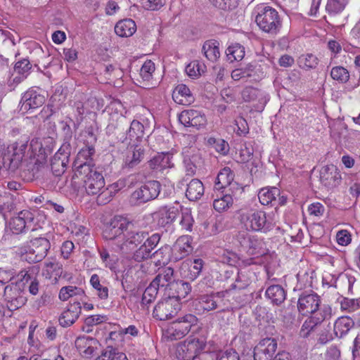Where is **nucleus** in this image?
<instances>
[{"mask_svg": "<svg viewBox=\"0 0 360 360\" xmlns=\"http://www.w3.org/2000/svg\"><path fill=\"white\" fill-rule=\"evenodd\" d=\"M103 234L106 240H112L124 253L134 250L148 236L146 232L136 230L134 224L122 216L114 217Z\"/></svg>", "mask_w": 360, "mask_h": 360, "instance_id": "f257e3e1", "label": "nucleus"}, {"mask_svg": "<svg viewBox=\"0 0 360 360\" xmlns=\"http://www.w3.org/2000/svg\"><path fill=\"white\" fill-rule=\"evenodd\" d=\"M75 174L83 181L89 195H97L104 188L105 179L103 174L89 162H84L78 165Z\"/></svg>", "mask_w": 360, "mask_h": 360, "instance_id": "f03ea898", "label": "nucleus"}, {"mask_svg": "<svg viewBox=\"0 0 360 360\" xmlns=\"http://www.w3.org/2000/svg\"><path fill=\"white\" fill-rule=\"evenodd\" d=\"M240 221L248 231H266L275 224V219L266 213L258 210L242 211Z\"/></svg>", "mask_w": 360, "mask_h": 360, "instance_id": "7ed1b4c3", "label": "nucleus"}, {"mask_svg": "<svg viewBox=\"0 0 360 360\" xmlns=\"http://www.w3.org/2000/svg\"><path fill=\"white\" fill-rule=\"evenodd\" d=\"M255 22L262 31L271 35L277 34L282 26L278 11L270 6L264 7L258 13Z\"/></svg>", "mask_w": 360, "mask_h": 360, "instance_id": "20e7f679", "label": "nucleus"}, {"mask_svg": "<svg viewBox=\"0 0 360 360\" xmlns=\"http://www.w3.org/2000/svg\"><path fill=\"white\" fill-rule=\"evenodd\" d=\"M238 244L250 255L258 257L266 254V249L264 241L246 231H240L236 236Z\"/></svg>", "mask_w": 360, "mask_h": 360, "instance_id": "39448f33", "label": "nucleus"}, {"mask_svg": "<svg viewBox=\"0 0 360 360\" xmlns=\"http://www.w3.org/2000/svg\"><path fill=\"white\" fill-rule=\"evenodd\" d=\"M205 347L203 340L188 338L177 345L175 355L179 360H193Z\"/></svg>", "mask_w": 360, "mask_h": 360, "instance_id": "423d86ee", "label": "nucleus"}, {"mask_svg": "<svg viewBox=\"0 0 360 360\" xmlns=\"http://www.w3.org/2000/svg\"><path fill=\"white\" fill-rule=\"evenodd\" d=\"M160 184L158 181H149L134 191L130 196V202L139 205L156 198L160 192Z\"/></svg>", "mask_w": 360, "mask_h": 360, "instance_id": "0eeeda50", "label": "nucleus"}, {"mask_svg": "<svg viewBox=\"0 0 360 360\" xmlns=\"http://www.w3.org/2000/svg\"><path fill=\"white\" fill-rule=\"evenodd\" d=\"M198 318L191 314L179 317L167 330L168 338L179 340L187 335L198 324Z\"/></svg>", "mask_w": 360, "mask_h": 360, "instance_id": "6e6552de", "label": "nucleus"}, {"mask_svg": "<svg viewBox=\"0 0 360 360\" xmlns=\"http://www.w3.org/2000/svg\"><path fill=\"white\" fill-rule=\"evenodd\" d=\"M49 248L50 243L46 238L40 237L32 239L25 259L29 263L41 262L46 256Z\"/></svg>", "mask_w": 360, "mask_h": 360, "instance_id": "1a4fd4ad", "label": "nucleus"}, {"mask_svg": "<svg viewBox=\"0 0 360 360\" xmlns=\"http://www.w3.org/2000/svg\"><path fill=\"white\" fill-rule=\"evenodd\" d=\"M179 309V302L174 297H169L156 304L153 310V316L157 319L165 321L172 318Z\"/></svg>", "mask_w": 360, "mask_h": 360, "instance_id": "9d476101", "label": "nucleus"}, {"mask_svg": "<svg viewBox=\"0 0 360 360\" xmlns=\"http://www.w3.org/2000/svg\"><path fill=\"white\" fill-rule=\"evenodd\" d=\"M27 143L25 142L15 143L13 153H8L3 157V166L7 170L15 172L20 165L23 159Z\"/></svg>", "mask_w": 360, "mask_h": 360, "instance_id": "9b49d317", "label": "nucleus"}, {"mask_svg": "<svg viewBox=\"0 0 360 360\" xmlns=\"http://www.w3.org/2000/svg\"><path fill=\"white\" fill-rule=\"evenodd\" d=\"M179 122L185 127H193L200 129L207 124V119L204 114L195 110L182 111L179 115Z\"/></svg>", "mask_w": 360, "mask_h": 360, "instance_id": "f8f14e48", "label": "nucleus"}, {"mask_svg": "<svg viewBox=\"0 0 360 360\" xmlns=\"http://www.w3.org/2000/svg\"><path fill=\"white\" fill-rule=\"evenodd\" d=\"M277 348V342L274 338L262 340L254 349V360H270Z\"/></svg>", "mask_w": 360, "mask_h": 360, "instance_id": "ddd939ff", "label": "nucleus"}, {"mask_svg": "<svg viewBox=\"0 0 360 360\" xmlns=\"http://www.w3.org/2000/svg\"><path fill=\"white\" fill-rule=\"evenodd\" d=\"M160 239V238L158 234H153L148 238L144 243L134 253V259L140 262L153 257L152 252L157 246Z\"/></svg>", "mask_w": 360, "mask_h": 360, "instance_id": "4468645a", "label": "nucleus"}, {"mask_svg": "<svg viewBox=\"0 0 360 360\" xmlns=\"http://www.w3.org/2000/svg\"><path fill=\"white\" fill-rule=\"evenodd\" d=\"M341 180V175L338 168L333 165H326L320 171V181L327 188L337 186Z\"/></svg>", "mask_w": 360, "mask_h": 360, "instance_id": "2eb2a0df", "label": "nucleus"}, {"mask_svg": "<svg viewBox=\"0 0 360 360\" xmlns=\"http://www.w3.org/2000/svg\"><path fill=\"white\" fill-rule=\"evenodd\" d=\"M145 148L140 144H131L124 160V167L132 169L137 166L144 158Z\"/></svg>", "mask_w": 360, "mask_h": 360, "instance_id": "dca6fc26", "label": "nucleus"}, {"mask_svg": "<svg viewBox=\"0 0 360 360\" xmlns=\"http://www.w3.org/2000/svg\"><path fill=\"white\" fill-rule=\"evenodd\" d=\"M81 311L82 307L80 302H74L70 304L59 316L58 321L60 325L64 328L72 326L79 318Z\"/></svg>", "mask_w": 360, "mask_h": 360, "instance_id": "f3484780", "label": "nucleus"}, {"mask_svg": "<svg viewBox=\"0 0 360 360\" xmlns=\"http://www.w3.org/2000/svg\"><path fill=\"white\" fill-rule=\"evenodd\" d=\"M33 214L28 210H22L17 217H13L9 222V229L15 234H19L30 226L33 221Z\"/></svg>", "mask_w": 360, "mask_h": 360, "instance_id": "a211bd4d", "label": "nucleus"}, {"mask_svg": "<svg viewBox=\"0 0 360 360\" xmlns=\"http://www.w3.org/2000/svg\"><path fill=\"white\" fill-rule=\"evenodd\" d=\"M320 302L321 300L316 295H302L298 300L297 308L302 314L305 315L318 309Z\"/></svg>", "mask_w": 360, "mask_h": 360, "instance_id": "6ab92c4d", "label": "nucleus"}, {"mask_svg": "<svg viewBox=\"0 0 360 360\" xmlns=\"http://www.w3.org/2000/svg\"><path fill=\"white\" fill-rule=\"evenodd\" d=\"M45 102V96L37 91H25L21 99V109L28 110L41 106Z\"/></svg>", "mask_w": 360, "mask_h": 360, "instance_id": "aec40b11", "label": "nucleus"}, {"mask_svg": "<svg viewBox=\"0 0 360 360\" xmlns=\"http://www.w3.org/2000/svg\"><path fill=\"white\" fill-rule=\"evenodd\" d=\"M220 297L216 295H202L195 300V307L198 311H211L217 309Z\"/></svg>", "mask_w": 360, "mask_h": 360, "instance_id": "412c9836", "label": "nucleus"}, {"mask_svg": "<svg viewBox=\"0 0 360 360\" xmlns=\"http://www.w3.org/2000/svg\"><path fill=\"white\" fill-rule=\"evenodd\" d=\"M158 217V224L165 226L171 224L179 214V210L174 207H164L157 212Z\"/></svg>", "mask_w": 360, "mask_h": 360, "instance_id": "4be33fe9", "label": "nucleus"}, {"mask_svg": "<svg viewBox=\"0 0 360 360\" xmlns=\"http://www.w3.org/2000/svg\"><path fill=\"white\" fill-rule=\"evenodd\" d=\"M136 31L135 22L129 18L120 20L115 26V33L122 37L132 36Z\"/></svg>", "mask_w": 360, "mask_h": 360, "instance_id": "5701e85b", "label": "nucleus"}, {"mask_svg": "<svg viewBox=\"0 0 360 360\" xmlns=\"http://www.w3.org/2000/svg\"><path fill=\"white\" fill-rule=\"evenodd\" d=\"M46 278H54L57 280L61 277L67 278L66 274H63V266L55 259L45 262L43 273Z\"/></svg>", "mask_w": 360, "mask_h": 360, "instance_id": "b1692460", "label": "nucleus"}, {"mask_svg": "<svg viewBox=\"0 0 360 360\" xmlns=\"http://www.w3.org/2000/svg\"><path fill=\"white\" fill-rule=\"evenodd\" d=\"M32 68V65L27 58H23L15 63L13 68V74H16L18 76L15 77L13 79V83H20L23 79L26 78L30 73V70Z\"/></svg>", "mask_w": 360, "mask_h": 360, "instance_id": "393cba45", "label": "nucleus"}, {"mask_svg": "<svg viewBox=\"0 0 360 360\" xmlns=\"http://www.w3.org/2000/svg\"><path fill=\"white\" fill-rule=\"evenodd\" d=\"M204 193V186L198 179H192L187 185L186 196L191 201L200 199Z\"/></svg>", "mask_w": 360, "mask_h": 360, "instance_id": "a878e982", "label": "nucleus"}, {"mask_svg": "<svg viewBox=\"0 0 360 360\" xmlns=\"http://www.w3.org/2000/svg\"><path fill=\"white\" fill-rule=\"evenodd\" d=\"M354 326V321L348 316L338 318L334 323V333L338 338H342Z\"/></svg>", "mask_w": 360, "mask_h": 360, "instance_id": "bb28decb", "label": "nucleus"}, {"mask_svg": "<svg viewBox=\"0 0 360 360\" xmlns=\"http://www.w3.org/2000/svg\"><path fill=\"white\" fill-rule=\"evenodd\" d=\"M280 195V191L276 187L263 188L260 189L258 193V198L261 204L268 205L276 200V198Z\"/></svg>", "mask_w": 360, "mask_h": 360, "instance_id": "cd10ccee", "label": "nucleus"}, {"mask_svg": "<svg viewBox=\"0 0 360 360\" xmlns=\"http://www.w3.org/2000/svg\"><path fill=\"white\" fill-rule=\"evenodd\" d=\"M174 270L171 267L163 269L153 280V283L160 287L172 286Z\"/></svg>", "mask_w": 360, "mask_h": 360, "instance_id": "c85d7f7f", "label": "nucleus"}, {"mask_svg": "<svg viewBox=\"0 0 360 360\" xmlns=\"http://www.w3.org/2000/svg\"><path fill=\"white\" fill-rule=\"evenodd\" d=\"M219 44L215 41H206L202 48L204 56L211 62H215L220 56L218 46Z\"/></svg>", "mask_w": 360, "mask_h": 360, "instance_id": "c756f323", "label": "nucleus"}, {"mask_svg": "<svg viewBox=\"0 0 360 360\" xmlns=\"http://www.w3.org/2000/svg\"><path fill=\"white\" fill-rule=\"evenodd\" d=\"M266 297L276 304H281L285 299V293L283 288L279 285H274L266 290Z\"/></svg>", "mask_w": 360, "mask_h": 360, "instance_id": "7c9ffc66", "label": "nucleus"}, {"mask_svg": "<svg viewBox=\"0 0 360 360\" xmlns=\"http://www.w3.org/2000/svg\"><path fill=\"white\" fill-rule=\"evenodd\" d=\"M233 180V174L229 167L224 168L217 175L214 188L217 190L225 188L231 185Z\"/></svg>", "mask_w": 360, "mask_h": 360, "instance_id": "2f4dec72", "label": "nucleus"}, {"mask_svg": "<svg viewBox=\"0 0 360 360\" xmlns=\"http://www.w3.org/2000/svg\"><path fill=\"white\" fill-rule=\"evenodd\" d=\"M95 360H128V359L124 353L112 346H108Z\"/></svg>", "mask_w": 360, "mask_h": 360, "instance_id": "473e14b6", "label": "nucleus"}, {"mask_svg": "<svg viewBox=\"0 0 360 360\" xmlns=\"http://www.w3.org/2000/svg\"><path fill=\"white\" fill-rule=\"evenodd\" d=\"M319 62V58L312 53L302 54L297 59L298 66L304 70L315 69Z\"/></svg>", "mask_w": 360, "mask_h": 360, "instance_id": "72a5a7b5", "label": "nucleus"}, {"mask_svg": "<svg viewBox=\"0 0 360 360\" xmlns=\"http://www.w3.org/2000/svg\"><path fill=\"white\" fill-rule=\"evenodd\" d=\"M11 290L10 287H5L4 289L5 299L8 301V307L10 310H15L22 307L27 301L26 297L24 295H17L15 298L11 297L8 293Z\"/></svg>", "mask_w": 360, "mask_h": 360, "instance_id": "f704fd0d", "label": "nucleus"}, {"mask_svg": "<svg viewBox=\"0 0 360 360\" xmlns=\"http://www.w3.org/2000/svg\"><path fill=\"white\" fill-rule=\"evenodd\" d=\"M226 53L231 62L239 61L245 56V48L239 44H235L227 48Z\"/></svg>", "mask_w": 360, "mask_h": 360, "instance_id": "c9c22d12", "label": "nucleus"}, {"mask_svg": "<svg viewBox=\"0 0 360 360\" xmlns=\"http://www.w3.org/2000/svg\"><path fill=\"white\" fill-rule=\"evenodd\" d=\"M172 288L176 292V295H173L172 297L175 298L178 302L184 299L191 290L190 284L184 281H177L172 283Z\"/></svg>", "mask_w": 360, "mask_h": 360, "instance_id": "e433bc0d", "label": "nucleus"}, {"mask_svg": "<svg viewBox=\"0 0 360 360\" xmlns=\"http://www.w3.org/2000/svg\"><path fill=\"white\" fill-rule=\"evenodd\" d=\"M174 249L180 253L179 258H183L191 252L192 247L189 243L188 238L186 236L179 238L174 245Z\"/></svg>", "mask_w": 360, "mask_h": 360, "instance_id": "4c0bfd02", "label": "nucleus"}, {"mask_svg": "<svg viewBox=\"0 0 360 360\" xmlns=\"http://www.w3.org/2000/svg\"><path fill=\"white\" fill-rule=\"evenodd\" d=\"M347 3L348 0H328L326 11L330 15H337L345 8Z\"/></svg>", "mask_w": 360, "mask_h": 360, "instance_id": "58836bf2", "label": "nucleus"}, {"mask_svg": "<svg viewBox=\"0 0 360 360\" xmlns=\"http://www.w3.org/2000/svg\"><path fill=\"white\" fill-rule=\"evenodd\" d=\"M84 294L83 289L76 286L68 285L63 287L59 292V299L62 301H67L69 298Z\"/></svg>", "mask_w": 360, "mask_h": 360, "instance_id": "ea45409f", "label": "nucleus"}, {"mask_svg": "<svg viewBox=\"0 0 360 360\" xmlns=\"http://www.w3.org/2000/svg\"><path fill=\"white\" fill-rule=\"evenodd\" d=\"M172 98L175 103L188 105L194 102V96L191 91H172Z\"/></svg>", "mask_w": 360, "mask_h": 360, "instance_id": "a19ab883", "label": "nucleus"}, {"mask_svg": "<svg viewBox=\"0 0 360 360\" xmlns=\"http://www.w3.org/2000/svg\"><path fill=\"white\" fill-rule=\"evenodd\" d=\"M143 134L144 127L143 124L138 120H133L127 132L129 139L139 141L143 136Z\"/></svg>", "mask_w": 360, "mask_h": 360, "instance_id": "79ce46f5", "label": "nucleus"}, {"mask_svg": "<svg viewBox=\"0 0 360 360\" xmlns=\"http://www.w3.org/2000/svg\"><path fill=\"white\" fill-rule=\"evenodd\" d=\"M331 314V309L328 306L323 305L319 307L318 309L311 313V318L317 323H322L324 320L328 319Z\"/></svg>", "mask_w": 360, "mask_h": 360, "instance_id": "37998d69", "label": "nucleus"}, {"mask_svg": "<svg viewBox=\"0 0 360 360\" xmlns=\"http://www.w3.org/2000/svg\"><path fill=\"white\" fill-rule=\"evenodd\" d=\"M205 65L199 60H193L186 67V72L191 77H196L205 72Z\"/></svg>", "mask_w": 360, "mask_h": 360, "instance_id": "c03bdc74", "label": "nucleus"}, {"mask_svg": "<svg viewBox=\"0 0 360 360\" xmlns=\"http://www.w3.org/2000/svg\"><path fill=\"white\" fill-rule=\"evenodd\" d=\"M233 204V198L231 195L225 194L221 198L215 199L213 202V207L219 212L225 211Z\"/></svg>", "mask_w": 360, "mask_h": 360, "instance_id": "a18cd8bd", "label": "nucleus"}, {"mask_svg": "<svg viewBox=\"0 0 360 360\" xmlns=\"http://www.w3.org/2000/svg\"><path fill=\"white\" fill-rule=\"evenodd\" d=\"M330 76L340 83H345L349 79V71L342 66L333 67L330 70Z\"/></svg>", "mask_w": 360, "mask_h": 360, "instance_id": "49530a36", "label": "nucleus"}, {"mask_svg": "<svg viewBox=\"0 0 360 360\" xmlns=\"http://www.w3.org/2000/svg\"><path fill=\"white\" fill-rule=\"evenodd\" d=\"M158 288L159 287L155 283L151 282L143 294L141 304L147 305L151 303L156 297Z\"/></svg>", "mask_w": 360, "mask_h": 360, "instance_id": "de8ad7c7", "label": "nucleus"}, {"mask_svg": "<svg viewBox=\"0 0 360 360\" xmlns=\"http://www.w3.org/2000/svg\"><path fill=\"white\" fill-rule=\"evenodd\" d=\"M169 248L164 247L153 252L154 262L158 264H165L169 261Z\"/></svg>", "mask_w": 360, "mask_h": 360, "instance_id": "09e8293b", "label": "nucleus"}, {"mask_svg": "<svg viewBox=\"0 0 360 360\" xmlns=\"http://www.w3.org/2000/svg\"><path fill=\"white\" fill-rule=\"evenodd\" d=\"M91 285L98 291V295L101 299L105 300L108 297V289L100 283L99 277L97 274H93L90 279Z\"/></svg>", "mask_w": 360, "mask_h": 360, "instance_id": "8fccbe9b", "label": "nucleus"}, {"mask_svg": "<svg viewBox=\"0 0 360 360\" xmlns=\"http://www.w3.org/2000/svg\"><path fill=\"white\" fill-rule=\"evenodd\" d=\"M139 333L138 329L133 325L129 326L126 328H120L118 331H112L110 333L109 337L112 340L117 338H122L124 335H130L131 336H137Z\"/></svg>", "mask_w": 360, "mask_h": 360, "instance_id": "3c124183", "label": "nucleus"}, {"mask_svg": "<svg viewBox=\"0 0 360 360\" xmlns=\"http://www.w3.org/2000/svg\"><path fill=\"white\" fill-rule=\"evenodd\" d=\"M193 219L191 215V211L188 209H185L181 212V217L179 222L180 226H181L182 229H184L186 231H191L193 224Z\"/></svg>", "mask_w": 360, "mask_h": 360, "instance_id": "603ef678", "label": "nucleus"}, {"mask_svg": "<svg viewBox=\"0 0 360 360\" xmlns=\"http://www.w3.org/2000/svg\"><path fill=\"white\" fill-rule=\"evenodd\" d=\"M203 265V262L201 259H195L189 267L190 273L186 276L191 279H195L200 274Z\"/></svg>", "mask_w": 360, "mask_h": 360, "instance_id": "864d4df0", "label": "nucleus"}, {"mask_svg": "<svg viewBox=\"0 0 360 360\" xmlns=\"http://www.w3.org/2000/svg\"><path fill=\"white\" fill-rule=\"evenodd\" d=\"M210 143L214 144V148L218 153L225 155L229 150V146L227 142L224 139H216L214 138H210L208 140Z\"/></svg>", "mask_w": 360, "mask_h": 360, "instance_id": "5fc2aeb1", "label": "nucleus"}, {"mask_svg": "<svg viewBox=\"0 0 360 360\" xmlns=\"http://www.w3.org/2000/svg\"><path fill=\"white\" fill-rule=\"evenodd\" d=\"M165 0H141L142 6L149 11H158L165 6Z\"/></svg>", "mask_w": 360, "mask_h": 360, "instance_id": "6e6d98bb", "label": "nucleus"}, {"mask_svg": "<svg viewBox=\"0 0 360 360\" xmlns=\"http://www.w3.org/2000/svg\"><path fill=\"white\" fill-rule=\"evenodd\" d=\"M155 71V64L151 60H146L142 65L140 75L144 80H148Z\"/></svg>", "mask_w": 360, "mask_h": 360, "instance_id": "4d7b16f0", "label": "nucleus"}, {"mask_svg": "<svg viewBox=\"0 0 360 360\" xmlns=\"http://www.w3.org/2000/svg\"><path fill=\"white\" fill-rule=\"evenodd\" d=\"M317 325L311 317H309L302 326L300 335L303 338H307Z\"/></svg>", "mask_w": 360, "mask_h": 360, "instance_id": "13d9d810", "label": "nucleus"}, {"mask_svg": "<svg viewBox=\"0 0 360 360\" xmlns=\"http://www.w3.org/2000/svg\"><path fill=\"white\" fill-rule=\"evenodd\" d=\"M341 307L343 309L353 311L360 307V301L358 300L345 298L341 302Z\"/></svg>", "mask_w": 360, "mask_h": 360, "instance_id": "bf43d9fd", "label": "nucleus"}, {"mask_svg": "<svg viewBox=\"0 0 360 360\" xmlns=\"http://www.w3.org/2000/svg\"><path fill=\"white\" fill-rule=\"evenodd\" d=\"M35 270L38 271V269L34 266L29 268L27 270H22L19 273V276L22 281L27 283L34 279H37L35 276Z\"/></svg>", "mask_w": 360, "mask_h": 360, "instance_id": "052dcab7", "label": "nucleus"}, {"mask_svg": "<svg viewBox=\"0 0 360 360\" xmlns=\"http://www.w3.org/2000/svg\"><path fill=\"white\" fill-rule=\"evenodd\" d=\"M337 242L341 245H347L351 242V235L347 230H341L337 233Z\"/></svg>", "mask_w": 360, "mask_h": 360, "instance_id": "680f3d73", "label": "nucleus"}, {"mask_svg": "<svg viewBox=\"0 0 360 360\" xmlns=\"http://www.w3.org/2000/svg\"><path fill=\"white\" fill-rule=\"evenodd\" d=\"M325 211L324 206L319 203H313L310 205L308 207V212L309 214L314 215L316 217H319L323 214V212Z\"/></svg>", "mask_w": 360, "mask_h": 360, "instance_id": "e2e57ef3", "label": "nucleus"}, {"mask_svg": "<svg viewBox=\"0 0 360 360\" xmlns=\"http://www.w3.org/2000/svg\"><path fill=\"white\" fill-rule=\"evenodd\" d=\"M13 277L14 272L13 271L0 268V284L1 286L11 281Z\"/></svg>", "mask_w": 360, "mask_h": 360, "instance_id": "0e129e2a", "label": "nucleus"}, {"mask_svg": "<svg viewBox=\"0 0 360 360\" xmlns=\"http://www.w3.org/2000/svg\"><path fill=\"white\" fill-rule=\"evenodd\" d=\"M236 124L238 127L237 133L239 135H245L248 133V126L246 120L243 117H238L236 120Z\"/></svg>", "mask_w": 360, "mask_h": 360, "instance_id": "69168bd1", "label": "nucleus"}, {"mask_svg": "<svg viewBox=\"0 0 360 360\" xmlns=\"http://www.w3.org/2000/svg\"><path fill=\"white\" fill-rule=\"evenodd\" d=\"M75 248L74 243L70 240L65 241L61 247V255L65 259H68Z\"/></svg>", "mask_w": 360, "mask_h": 360, "instance_id": "338daca9", "label": "nucleus"}, {"mask_svg": "<svg viewBox=\"0 0 360 360\" xmlns=\"http://www.w3.org/2000/svg\"><path fill=\"white\" fill-rule=\"evenodd\" d=\"M97 201L99 204H106L110 200L112 197V191L109 188L103 189L98 194Z\"/></svg>", "mask_w": 360, "mask_h": 360, "instance_id": "774afa93", "label": "nucleus"}]
</instances>
